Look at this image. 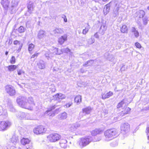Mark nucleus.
Here are the masks:
<instances>
[{
	"mask_svg": "<svg viewBox=\"0 0 149 149\" xmlns=\"http://www.w3.org/2000/svg\"><path fill=\"white\" fill-rule=\"evenodd\" d=\"M112 1H111L105 6L103 10L104 13V15H106L109 12L110 7L112 5Z\"/></svg>",
	"mask_w": 149,
	"mask_h": 149,
	"instance_id": "12",
	"label": "nucleus"
},
{
	"mask_svg": "<svg viewBox=\"0 0 149 149\" xmlns=\"http://www.w3.org/2000/svg\"><path fill=\"white\" fill-rule=\"evenodd\" d=\"M138 14L140 18H143L145 14V12L142 10H140L138 12Z\"/></svg>",
	"mask_w": 149,
	"mask_h": 149,
	"instance_id": "32",
	"label": "nucleus"
},
{
	"mask_svg": "<svg viewBox=\"0 0 149 149\" xmlns=\"http://www.w3.org/2000/svg\"><path fill=\"white\" fill-rule=\"evenodd\" d=\"M92 109L91 107H88L83 109H82V111L84 113H85L86 114H88L91 112Z\"/></svg>",
	"mask_w": 149,
	"mask_h": 149,
	"instance_id": "23",
	"label": "nucleus"
},
{
	"mask_svg": "<svg viewBox=\"0 0 149 149\" xmlns=\"http://www.w3.org/2000/svg\"><path fill=\"white\" fill-rule=\"evenodd\" d=\"M21 74H22V72L21 71H18V74L19 75H21Z\"/></svg>",
	"mask_w": 149,
	"mask_h": 149,
	"instance_id": "61",
	"label": "nucleus"
},
{
	"mask_svg": "<svg viewBox=\"0 0 149 149\" xmlns=\"http://www.w3.org/2000/svg\"><path fill=\"white\" fill-rule=\"evenodd\" d=\"M71 105V104L70 103H68L66 104V106L67 107H70Z\"/></svg>",
	"mask_w": 149,
	"mask_h": 149,
	"instance_id": "57",
	"label": "nucleus"
},
{
	"mask_svg": "<svg viewBox=\"0 0 149 149\" xmlns=\"http://www.w3.org/2000/svg\"><path fill=\"white\" fill-rule=\"evenodd\" d=\"M46 33L45 31L42 30H40L37 35L38 38L40 40H43L47 37Z\"/></svg>",
	"mask_w": 149,
	"mask_h": 149,
	"instance_id": "10",
	"label": "nucleus"
},
{
	"mask_svg": "<svg viewBox=\"0 0 149 149\" xmlns=\"http://www.w3.org/2000/svg\"><path fill=\"white\" fill-rule=\"evenodd\" d=\"M108 59L110 61H112L114 60V58L112 55H110L109 56Z\"/></svg>",
	"mask_w": 149,
	"mask_h": 149,
	"instance_id": "47",
	"label": "nucleus"
},
{
	"mask_svg": "<svg viewBox=\"0 0 149 149\" xmlns=\"http://www.w3.org/2000/svg\"><path fill=\"white\" fill-rule=\"evenodd\" d=\"M134 34L136 38H137L139 36V33L137 31L134 33Z\"/></svg>",
	"mask_w": 149,
	"mask_h": 149,
	"instance_id": "51",
	"label": "nucleus"
},
{
	"mask_svg": "<svg viewBox=\"0 0 149 149\" xmlns=\"http://www.w3.org/2000/svg\"><path fill=\"white\" fill-rule=\"evenodd\" d=\"M30 140L27 138H23L21 140L22 144L23 145H25L29 143Z\"/></svg>",
	"mask_w": 149,
	"mask_h": 149,
	"instance_id": "22",
	"label": "nucleus"
},
{
	"mask_svg": "<svg viewBox=\"0 0 149 149\" xmlns=\"http://www.w3.org/2000/svg\"><path fill=\"white\" fill-rule=\"evenodd\" d=\"M102 131V130L100 129H95L92 131L91 134L93 136H95L97 134H100Z\"/></svg>",
	"mask_w": 149,
	"mask_h": 149,
	"instance_id": "21",
	"label": "nucleus"
},
{
	"mask_svg": "<svg viewBox=\"0 0 149 149\" xmlns=\"http://www.w3.org/2000/svg\"><path fill=\"white\" fill-rule=\"evenodd\" d=\"M124 103V102L123 100H122L121 102H120L117 105V108H120L122 107V105Z\"/></svg>",
	"mask_w": 149,
	"mask_h": 149,
	"instance_id": "43",
	"label": "nucleus"
},
{
	"mask_svg": "<svg viewBox=\"0 0 149 149\" xmlns=\"http://www.w3.org/2000/svg\"><path fill=\"white\" fill-rule=\"evenodd\" d=\"M45 63L42 60H40L37 63L38 68L41 69H44L45 67Z\"/></svg>",
	"mask_w": 149,
	"mask_h": 149,
	"instance_id": "18",
	"label": "nucleus"
},
{
	"mask_svg": "<svg viewBox=\"0 0 149 149\" xmlns=\"http://www.w3.org/2000/svg\"><path fill=\"white\" fill-rule=\"evenodd\" d=\"M22 46H23L22 43H21L19 47L17 50V51L18 52H19L21 50Z\"/></svg>",
	"mask_w": 149,
	"mask_h": 149,
	"instance_id": "53",
	"label": "nucleus"
},
{
	"mask_svg": "<svg viewBox=\"0 0 149 149\" xmlns=\"http://www.w3.org/2000/svg\"><path fill=\"white\" fill-rule=\"evenodd\" d=\"M90 28V25L88 23L87 26L85 27V29L83 30L82 33L84 35H86L88 32Z\"/></svg>",
	"mask_w": 149,
	"mask_h": 149,
	"instance_id": "27",
	"label": "nucleus"
},
{
	"mask_svg": "<svg viewBox=\"0 0 149 149\" xmlns=\"http://www.w3.org/2000/svg\"><path fill=\"white\" fill-rule=\"evenodd\" d=\"M17 31L19 33H22L24 32L25 29L23 26H21L18 28Z\"/></svg>",
	"mask_w": 149,
	"mask_h": 149,
	"instance_id": "40",
	"label": "nucleus"
},
{
	"mask_svg": "<svg viewBox=\"0 0 149 149\" xmlns=\"http://www.w3.org/2000/svg\"><path fill=\"white\" fill-rule=\"evenodd\" d=\"M91 140L92 139L90 137H88V138H81L78 142V143L81 147H83L88 144Z\"/></svg>",
	"mask_w": 149,
	"mask_h": 149,
	"instance_id": "5",
	"label": "nucleus"
},
{
	"mask_svg": "<svg viewBox=\"0 0 149 149\" xmlns=\"http://www.w3.org/2000/svg\"><path fill=\"white\" fill-rule=\"evenodd\" d=\"M14 44L15 45H16L17 44L20 45L21 44L20 43V42L19 41L17 40H16L14 41Z\"/></svg>",
	"mask_w": 149,
	"mask_h": 149,
	"instance_id": "49",
	"label": "nucleus"
},
{
	"mask_svg": "<svg viewBox=\"0 0 149 149\" xmlns=\"http://www.w3.org/2000/svg\"><path fill=\"white\" fill-rule=\"evenodd\" d=\"M12 7H14L17 6L18 4V0H12L11 2Z\"/></svg>",
	"mask_w": 149,
	"mask_h": 149,
	"instance_id": "36",
	"label": "nucleus"
},
{
	"mask_svg": "<svg viewBox=\"0 0 149 149\" xmlns=\"http://www.w3.org/2000/svg\"><path fill=\"white\" fill-rule=\"evenodd\" d=\"M62 17L64 18V20L65 22H67V19L66 16L63 15Z\"/></svg>",
	"mask_w": 149,
	"mask_h": 149,
	"instance_id": "52",
	"label": "nucleus"
},
{
	"mask_svg": "<svg viewBox=\"0 0 149 149\" xmlns=\"http://www.w3.org/2000/svg\"><path fill=\"white\" fill-rule=\"evenodd\" d=\"M146 130H147V131H148V133H149V127H148V128H147Z\"/></svg>",
	"mask_w": 149,
	"mask_h": 149,
	"instance_id": "63",
	"label": "nucleus"
},
{
	"mask_svg": "<svg viewBox=\"0 0 149 149\" xmlns=\"http://www.w3.org/2000/svg\"><path fill=\"white\" fill-rule=\"evenodd\" d=\"M38 54H39L38 53L34 54L32 56L31 58H34L36 57H37L38 55Z\"/></svg>",
	"mask_w": 149,
	"mask_h": 149,
	"instance_id": "55",
	"label": "nucleus"
},
{
	"mask_svg": "<svg viewBox=\"0 0 149 149\" xmlns=\"http://www.w3.org/2000/svg\"><path fill=\"white\" fill-rule=\"evenodd\" d=\"M63 32V29L60 28H55L53 31V32L55 36H58L62 34Z\"/></svg>",
	"mask_w": 149,
	"mask_h": 149,
	"instance_id": "14",
	"label": "nucleus"
},
{
	"mask_svg": "<svg viewBox=\"0 0 149 149\" xmlns=\"http://www.w3.org/2000/svg\"><path fill=\"white\" fill-rule=\"evenodd\" d=\"M65 97L66 96L65 95L61 93H57L55 95L53 96L54 100L58 101H60L62 99H65Z\"/></svg>",
	"mask_w": 149,
	"mask_h": 149,
	"instance_id": "11",
	"label": "nucleus"
},
{
	"mask_svg": "<svg viewBox=\"0 0 149 149\" xmlns=\"http://www.w3.org/2000/svg\"><path fill=\"white\" fill-rule=\"evenodd\" d=\"M107 27L105 24H102L99 29V33L103 35L107 30Z\"/></svg>",
	"mask_w": 149,
	"mask_h": 149,
	"instance_id": "16",
	"label": "nucleus"
},
{
	"mask_svg": "<svg viewBox=\"0 0 149 149\" xmlns=\"http://www.w3.org/2000/svg\"><path fill=\"white\" fill-rule=\"evenodd\" d=\"M131 109L128 107H126L124 111H122L120 113V115L122 116L129 113Z\"/></svg>",
	"mask_w": 149,
	"mask_h": 149,
	"instance_id": "25",
	"label": "nucleus"
},
{
	"mask_svg": "<svg viewBox=\"0 0 149 149\" xmlns=\"http://www.w3.org/2000/svg\"><path fill=\"white\" fill-rule=\"evenodd\" d=\"M120 129L122 133L124 134L127 133L130 131V125L128 123H125L121 125Z\"/></svg>",
	"mask_w": 149,
	"mask_h": 149,
	"instance_id": "6",
	"label": "nucleus"
},
{
	"mask_svg": "<svg viewBox=\"0 0 149 149\" xmlns=\"http://www.w3.org/2000/svg\"><path fill=\"white\" fill-rule=\"evenodd\" d=\"M10 141L11 142L15 144L18 142V139L15 136H13L11 138Z\"/></svg>",
	"mask_w": 149,
	"mask_h": 149,
	"instance_id": "34",
	"label": "nucleus"
},
{
	"mask_svg": "<svg viewBox=\"0 0 149 149\" xmlns=\"http://www.w3.org/2000/svg\"><path fill=\"white\" fill-rule=\"evenodd\" d=\"M34 47V45L32 43L30 44L29 45L28 50L29 51L33 50Z\"/></svg>",
	"mask_w": 149,
	"mask_h": 149,
	"instance_id": "42",
	"label": "nucleus"
},
{
	"mask_svg": "<svg viewBox=\"0 0 149 149\" xmlns=\"http://www.w3.org/2000/svg\"><path fill=\"white\" fill-rule=\"evenodd\" d=\"M67 117V113L65 112L61 114L60 115L59 119L61 120H63L65 119Z\"/></svg>",
	"mask_w": 149,
	"mask_h": 149,
	"instance_id": "31",
	"label": "nucleus"
},
{
	"mask_svg": "<svg viewBox=\"0 0 149 149\" xmlns=\"http://www.w3.org/2000/svg\"><path fill=\"white\" fill-rule=\"evenodd\" d=\"M70 130L72 131H74L75 130H76V128L75 127L74 128V127H72V125H71V126L70 127Z\"/></svg>",
	"mask_w": 149,
	"mask_h": 149,
	"instance_id": "56",
	"label": "nucleus"
},
{
	"mask_svg": "<svg viewBox=\"0 0 149 149\" xmlns=\"http://www.w3.org/2000/svg\"><path fill=\"white\" fill-rule=\"evenodd\" d=\"M80 126V125L79 124H76L72 125V127H73L74 128L75 127L76 129L77 128L79 127Z\"/></svg>",
	"mask_w": 149,
	"mask_h": 149,
	"instance_id": "48",
	"label": "nucleus"
},
{
	"mask_svg": "<svg viewBox=\"0 0 149 149\" xmlns=\"http://www.w3.org/2000/svg\"><path fill=\"white\" fill-rule=\"evenodd\" d=\"M94 36H95V37L96 38H99V36H98V34H97V33H95V34H94Z\"/></svg>",
	"mask_w": 149,
	"mask_h": 149,
	"instance_id": "58",
	"label": "nucleus"
},
{
	"mask_svg": "<svg viewBox=\"0 0 149 149\" xmlns=\"http://www.w3.org/2000/svg\"><path fill=\"white\" fill-rule=\"evenodd\" d=\"M145 110H149V106L146 107L145 108Z\"/></svg>",
	"mask_w": 149,
	"mask_h": 149,
	"instance_id": "60",
	"label": "nucleus"
},
{
	"mask_svg": "<svg viewBox=\"0 0 149 149\" xmlns=\"http://www.w3.org/2000/svg\"><path fill=\"white\" fill-rule=\"evenodd\" d=\"M60 135L56 133L51 134L47 136V140L52 142H54L58 141L61 138Z\"/></svg>",
	"mask_w": 149,
	"mask_h": 149,
	"instance_id": "4",
	"label": "nucleus"
},
{
	"mask_svg": "<svg viewBox=\"0 0 149 149\" xmlns=\"http://www.w3.org/2000/svg\"><path fill=\"white\" fill-rule=\"evenodd\" d=\"M10 3V0H1V4L5 9L8 8Z\"/></svg>",
	"mask_w": 149,
	"mask_h": 149,
	"instance_id": "17",
	"label": "nucleus"
},
{
	"mask_svg": "<svg viewBox=\"0 0 149 149\" xmlns=\"http://www.w3.org/2000/svg\"><path fill=\"white\" fill-rule=\"evenodd\" d=\"M67 142V141L66 139H61L60 141V146L61 147L64 148H66L67 146L66 143Z\"/></svg>",
	"mask_w": 149,
	"mask_h": 149,
	"instance_id": "19",
	"label": "nucleus"
},
{
	"mask_svg": "<svg viewBox=\"0 0 149 149\" xmlns=\"http://www.w3.org/2000/svg\"><path fill=\"white\" fill-rule=\"evenodd\" d=\"M53 87V88H50L51 89V91L52 92H55L56 90L54 86Z\"/></svg>",
	"mask_w": 149,
	"mask_h": 149,
	"instance_id": "54",
	"label": "nucleus"
},
{
	"mask_svg": "<svg viewBox=\"0 0 149 149\" xmlns=\"http://www.w3.org/2000/svg\"><path fill=\"white\" fill-rule=\"evenodd\" d=\"M104 135L106 137L105 140L109 141L112 139V137L118 135L117 131L115 129L107 130L104 132Z\"/></svg>",
	"mask_w": 149,
	"mask_h": 149,
	"instance_id": "3",
	"label": "nucleus"
},
{
	"mask_svg": "<svg viewBox=\"0 0 149 149\" xmlns=\"http://www.w3.org/2000/svg\"><path fill=\"white\" fill-rule=\"evenodd\" d=\"M115 6L113 8L112 13V15L113 17H117L120 12H122L124 10L123 5L119 1L115 2Z\"/></svg>",
	"mask_w": 149,
	"mask_h": 149,
	"instance_id": "2",
	"label": "nucleus"
},
{
	"mask_svg": "<svg viewBox=\"0 0 149 149\" xmlns=\"http://www.w3.org/2000/svg\"><path fill=\"white\" fill-rule=\"evenodd\" d=\"M7 114L6 110L4 109L1 107H0V115L5 116Z\"/></svg>",
	"mask_w": 149,
	"mask_h": 149,
	"instance_id": "30",
	"label": "nucleus"
},
{
	"mask_svg": "<svg viewBox=\"0 0 149 149\" xmlns=\"http://www.w3.org/2000/svg\"><path fill=\"white\" fill-rule=\"evenodd\" d=\"M8 68L9 71H12L16 69L17 66L14 65H11L8 66Z\"/></svg>",
	"mask_w": 149,
	"mask_h": 149,
	"instance_id": "33",
	"label": "nucleus"
},
{
	"mask_svg": "<svg viewBox=\"0 0 149 149\" xmlns=\"http://www.w3.org/2000/svg\"><path fill=\"white\" fill-rule=\"evenodd\" d=\"M135 45L136 47L139 48H141V45L138 42H136L135 43Z\"/></svg>",
	"mask_w": 149,
	"mask_h": 149,
	"instance_id": "50",
	"label": "nucleus"
},
{
	"mask_svg": "<svg viewBox=\"0 0 149 149\" xmlns=\"http://www.w3.org/2000/svg\"><path fill=\"white\" fill-rule=\"evenodd\" d=\"M10 63L11 64H14L15 62V58L14 56H12L10 59Z\"/></svg>",
	"mask_w": 149,
	"mask_h": 149,
	"instance_id": "44",
	"label": "nucleus"
},
{
	"mask_svg": "<svg viewBox=\"0 0 149 149\" xmlns=\"http://www.w3.org/2000/svg\"><path fill=\"white\" fill-rule=\"evenodd\" d=\"M95 39L94 38L91 37V38L88 41V43L90 44H91L94 43L95 42Z\"/></svg>",
	"mask_w": 149,
	"mask_h": 149,
	"instance_id": "45",
	"label": "nucleus"
},
{
	"mask_svg": "<svg viewBox=\"0 0 149 149\" xmlns=\"http://www.w3.org/2000/svg\"><path fill=\"white\" fill-rule=\"evenodd\" d=\"M46 131V129L42 126H38L33 129L34 133L36 134H40L45 133Z\"/></svg>",
	"mask_w": 149,
	"mask_h": 149,
	"instance_id": "7",
	"label": "nucleus"
},
{
	"mask_svg": "<svg viewBox=\"0 0 149 149\" xmlns=\"http://www.w3.org/2000/svg\"><path fill=\"white\" fill-rule=\"evenodd\" d=\"M45 55L46 57H48L49 58L52 56V54L49 53L48 52H46V53L45 54Z\"/></svg>",
	"mask_w": 149,
	"mask_h": 149,
	"instance_id": "46",
	"label": "nucleus"
},
{
	"mask_svg": "<svg viewBox=\"0 0 149 149\" xmlns=\"http://www.w3.org/2000/svg\"><path fill=\"white\" fill-rule=\"evenodd\" d=\"M120 31L122 33H127L128 31L127 26L126 25H123L120 29Z\"/></svg>",
	"mask_w": 149,
	"mask_h": 149,
	"instance_id": "28",
	"label": "nucleus"
},
{
	"mask_svg": "<svg viewBox=\"0 0 149 149\" xmlns=\"http://www.w3.org/2000/svg\"><path fill=\"white\" fill-rule=\"evenodd\" d=\"M56 106H57V105H54V106L52 107L50 109L46 111V113L48 114V115H49L50 116H52V114H50V113L48 114L49 112H51V111L53 109H54Z\"/></svg>",
	"mask_w": 149,
	"mask_h": 149,
	"instance_id": "37",
	"label": "nucleus"
},
{
	"mask_svg": "<svg viewBox=\"0 0 149 149\" xmlns=\"http://www.w3.org/2000/svg\"><path fill=\"white\" fill-rule=\"evenodd\" d=\"M16 101L21 107L30 110H32L33 106L35 104L32 97H29L28 99L25 97L19 96L17 99Z\"/></svg>",
	"mask_w": 149,
	"mask_h": 149,
	"instance_id": "1",
	"label": "nucleus"
},
{
	"mask_svg": "<svg viewBox=\"0 0 149 149\" xmlns=\"http://www.w3.org/2000/svg\"><path fill=\"white\" fill-rule=\"evenodd\" d=\"M53 50L54 51L52 52V54H53V55L55 54L60 55L63 53L62 49L61 50H59L58 48H54Z\"/></svg>",
	"mask_w": 149,
	"mask_h": 149,
	"instance_id": "24",
	"label": "nucleus"
},
{
	"mask_svg": "<svg viewBox=\"0 0 149 149\" xmlns=\"http://www.w3.org/2000/svg\"><path fill=\"white\" fill-rule=\"evenodd\" d=\"M74 102L79 104L81 101V97L80 95H77L75 97L74 99Z\"/></svg>",
	"mask_w": 149,
	"mask_h": 149,
	"instance_id": "26",
	"label": "nucleus"
},
{
	"mask_svg": "<svg viewBox=\"0 0 149 149\" xmlns=\"http://www.w3.org/2000/svg\"><path fill=\"white\" fill-rule=\"evenodd\" d=\"M101 139V138H98L97 139V140H94V141H100Z\"/></svg>",
	"mask_w": 149,
	"mask_h": 149,
	"instance_id": "62",
	"label": "nucleus"
},
{
	"mask_svg": "<svg viewBox=\"0 0 149 149\" xmlns=\"http://www.w3.org/2000/svg\"><path fill=\"white\" fill-rule=\"evenodd\" d=\"M93 63V61L92 60L88 61L86 62L83 65L84 66H87L91 65Z\"/></svg>",
	"mask_w": 149,
	"mask_h": 149,
	"instance_id": "38",
	"label": "nucleus"
},
{
	"mask_svg": "<svg viewBox=\"0 0 149 149\" xmlns=\"http://www.w3.org/2000/svg\"><path fill=\"white\" fill-rule=\"evenodd\" d=\"M11 125V123L8 121L0 122V130H3L9 127Z\"/></svg>",
	"mask_w": 149,
	"mask_h": 149,
	"instance_id": "8",
	"label": "nucleus"
},
{
	"mask_svg": "<svg viewBox=\"0 0 149 149\" xmlns=\"http://www.w3.org/2000/svg\"><path fill=\"white\" fill-rule=\"evenodd\" d=\"M67 35L64 34L58 38V42L60 45H62L63 43L65 41L67 40Z\"/></svg>",
	"mask_w": 149,
	"mask_h": 149,
	"instance_id": "15",
	"label": "nucleus"
},
{
	"mask_svg": "<svg viewBox=\"0 0 149 149\" xmlns=\"http://www.w3.org/2000/svg\"><path fill=\"white\" fill-rule=\"evenodd\" d=\"M62 52L68 53V52H70V50L68 48H63L62 49Z\"/></svg>",
	"mask_w": 149,
	"mask_h": 149,
	"instance_id": "41",
	"label": "nucleus"
},
{
	"mask_svg": "<svg viewBox=\"0 0 149 149\" xmlns=\"http://www.w3.org/2000/svg\"><path fill=\"white\" fill-rule=\"evenodd\" d=\"M84 2H81V6H83V5H84Z\"/></svg>",
	"mask_w": 149,
	"mask_h": 149,
	"instance_id": "64",
	"label": "nucleus"
},
{
	"mask_svg": "<svg viewBox=\"0 0 149 149\" xmlns=\"http://www.w3.org/2000/svg\"><path fill=\"white\" fill-rule=\"evenodd\" d=\"M17 117L20 119H22L24 118L26 119L25 117V114L24 113L22 112H19L18 113Z\"/></svg>",
	"mask_w": 149,
	"mask_h": 149,
	"instance_id": "29",
	"label": "nucleus"
},
{
	"mask_svg": "<svg viewBox=\"0 0 149 149\" xmlns=\"http://www.w3.org/2000/svg\"><path fill=\"white\" fill-rule=\"evenodd\" d=\"M132 32L133 33H134L136 31V29L134 28L133 27L132 30Z\"/></svg>",
	"mask_w": 149,
	"mask_h": 149,
	"instance_id": "59",
	"label": "nucleus"
},
{
	"mask_svg": "<svg viewBox=\"0 0 149 149\" xmlns=\"http://www.w3.org/2000/svg\"><path fill=\"white\" fill-rule=\"evenodd\" d=\"M113 94V93L111 91H109L105 94H102V99L104 100L106 98H108L110 96H111Z\"/></svg>",
	"mask_w": 149,
	"mask_h": 149,
	"instance_id": "20",
	"label": "nucleus"
},
{
	"mask_svg": "<svg viewBox=\"0 0 149 149\" xmlns=\"http://www.w3.org/2000/svg\"><path fill=\"white\" fill-rule=\"evenodd\" d=\"M34 6L33 3L32 1H29L27 6L28 12L31 14L32 13L33 11L34 10Z\"/></svg>",
	"mask_w": 149,
	"mask_h": 149,
	"instance_id": "13",
	"label": "nucleus"
},
{
	"mask_svg": "<svg viewBox=\"0 0 149 149\" xmlns=\"http://www.w3.org/2000/svg\"><path fill=\"white\" fill-rule=\"evenodd\" d=\"M6 92L10 96H13L15 95V91L13 87L10 85H7L6 86Z\"/></svg>",
	"mask_w": 149,
	"mask_h": 149,
	"instance_id": "9",
	"label": "nucleus"
},
{
	"mask_svg": "<svg viewBox=\"0 0 149 149\" xmlns=\"http://www.w3.org/2000/svg\"><path fill=\"white\" fill-rule=\"evenodd\" d=\"M8 107L10 111L14 112L15 111V109L14 108L13 105L11 103H9L8 105Z\"/></svg>",
	"mask_w": 149,
	"mask_h": 149,
	"instance_id": "35",
	"label": "nucleus"
},
{
	"mask_svg": "<svg viewBox=\"0 0 149 149\" xmlns=\"http://www.w3.org/2000/svg\"><path fill=\"white\" fill-rule=\"evenodd\" d=\"M148 17L147 16L144 17L143 19V21L144 25H146L148 23Z\"/></svg>",
	"mask_w": 149,
	"mask_h": 149,
	"instance_id": "39",
	"label": "nucleus"
}]
</instances>
